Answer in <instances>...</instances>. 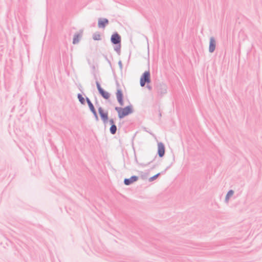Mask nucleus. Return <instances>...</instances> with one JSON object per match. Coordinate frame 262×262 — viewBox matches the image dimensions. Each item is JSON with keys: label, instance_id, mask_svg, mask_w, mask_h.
I'll return each mask as SVG.
<instances>
[{"label": "nucleus", "instance_id": "f257e3e1", "mask_svg": "<svg viewBox=\"0 0 262 262\" xmlns=\"http://www.w3.org/2000/svg\"><path fill=\"white\" fill-rule=\"evenodd\" d=\"M116 110L117 111L118 116L120 118H123L124 117L132 113L133 107L131 105L127 106L124 108L116 107Z\"/></svg>", "mask_w": 262, "mask_h": 262}, {"label": "nucleus", "instance_id": "f03ea898", "mask_svg": "<svg viewBox=\"0 0 262 262\" xmlns=\"http://www.w3.org/2000/svg\"><path fill=\"white\" fill-rule=\"evenodd\" d=\"M150 81V80L149 72H148V71L145 72L140 78L141 86H144L145 85L146 82L149 83Z\"/></svg>", "mask_w": 262, "mask_h": 262}, {"label": "nucleus", "instance_id": "7ed1b4c3", "mask_svg": "<svg viewBox=\"0 0 262 262\" xmlns=\"http://www.w3.org/2000/svg\"><path fill=\"white\" fill-rule=\"evenodd\" d=\"M96 85L97 89L100 93V94L102 95V96L106 99H107L110 98V94L108 92L105 91L104 90H103L100 84L98 82H96Z\"/></svg>", "mask_w": 262, "mask_h": 262}, {"label": "nucleus", "instance_id": "20e7f679", "mask_svg": "<svg viewBox=\"0 0 262 262\" xmlns=\"http://www.w3.org/2000/svg\"><path fill=\"white\" fill-rule=\"evenodd\" d=\"M111 39L112 42L114 44H120L121 36L117 33L112 35Z\"/></svg>", "mask_w": 262, "mask_h": 262}, {"label": "nucleus", "instance_id": "39448f33", "mask_svg": "<svg viewBox=\"0 0 262 262\" xmlns=\"http://www.w3.org/2000/svg\"><path fill=\"white\" fill-rule=\"evenodd\" d=\"M116 97L117 100L121 105H123V93L121 90H118L116 93Z\"/></svg>", "mask_w": 262, "mask_h": 262}, {"label": "nucleus", "instance_id": "423d86ee", "mask_svg": "<svg viewBox=\"0 0 262 262\" xmlns=\"http://www.w3.org/2000/svg\"><path fill=\"white\" fill-rule=\"evenodd\" d=\"M158 154L160 157H162L165 154V147L163 143L158 144Z\"/></svg>", "mask_w": 262, "mask_h": 262}, {"label": "nucleus", "instance_id": "0eeeda50", "mask_svg": "<svg viewBox=\"0 0 262 262\" xmlns=\"http://www.w3.org/2000/svg\"><path fill=\"white\" fill-rule=\"evenodd\" d=\"M98 111L102 119L104 122H105L108 119L107 113L104 112L101 107L99 108Z\"/></svg>", "mask_w": 262, "mask_h": 262}, {"label": "nucleus", "instance_id": "6e6552de", "mask_svg": "<svg viewBox=\"0 0 262 262\" xmlns=\"http://www.w3.org/2000/svg\"><path fill=\"white\" fill-rule=\"evenodd\" d=\"M138 180V178L136 176H133L129 179H126L124 180V184L126 185H128L131 183L136 182Z\"/></svg>", "mask_w": 262, "mask_h": 262}, {"label": "nucleus", "instance_id": "1a4fd4ad", "mask_svg": "<svg viewBox=\"0 0 262 262\" xmlns=\"http://www.w3.org/2000/svg\"><path fill=\"white\" fill-rule=\"evenodd\" d=\"M108 21L106 18L100 19L98 21V26L99 28H104L105 25H107Z\"/></svg>", "mask_w": 262, "mask_h": 262}, {"label": "nucleus", "instance_id": "9d476101", "mask_svg": "<svg viewBox=\"0 0 262 262\" xmlns=\"http://www.w3.org/2000/svg\"><path fill=\"white\" fill-rule=\"evenodd\" d=\"M215 48V41L213 38H211L210 40L209 51L212 52Z\"/></svg>", "mask_w": 262, "mask_h": 262}, {"label": "nucleus", "instance_id": "9b49d317", "mask_svg": "<svg viewBox=\"0 0 262 262\" xmlns=\"http://www.w3.org/2000/svg\"><path fill=\"white\" fill-rule=\"evenodd\" d=\"M110 121L112 124L114 123V121L113 120H111ZM116 130H117L116 126L114 124H112V125L110 127V131H111V133L112 134H115V133L116 132Z\"/></svg>", "mask_w": 262, "mask_h": 262}, {"label": "nucleus", "instance_id": "f8f14e48", "mask_svg": "<svg viewBox=\"0 0 262 262\" xmlns=\"http://www.w3.org/2000/svg\"><path fill=\"white\" fill-rule=\"evenodd\" d=\"M88 102L89 106L90 107V108L91 111L94 113V114L95 116H96V111L95 110L94 106H93L92 103L90 101V100H88Z\"/></svg>", "mask_w": 262, "mask_h": 262}, {"label": "nucleus", "instance_id": "ddd939ff", "mask_svg": "<svg viewBox=\"0 0 262 262\" xmlns=\"http://www.w3.org/2000/svg\"><path fill=\"white\" fill-rule=\"evenodd\" d=\"M233 194V191H232V190H230V191L228 192V193H227V195H226V201H228V200L229 199V198L230 197H231Z\"/></svg>", "mask_w": 262, "mask_h": 262}, {"label": "nucleus", "instance_id": "4468645a", "mask_svg": "<svg viewBox=\"0 0 262 262\" xmlns=\"http://www.w3.org/2000/svg\"><path fill=\"white\" fill-rule=\"evenodd\" d=\"M93 38L94 40H98L101 39V35L99 34H95Z\"/></svg>", "mask_w": 262, "mask_h": 262}, {"label": "nucleus", "instance_id": "2eb2a0df", "mask_svg": "<svg viewBox=\"0 0 262 262\" xmlns=\"http://www.w3.org/2000/svg\"><path fill=\"white\" fill-rule=\"evenodd\" d=\"M79 36L78 35H76L74 36L73 41L74 44H75L79 41Z\"/></svg>", "mask_w": 262, "mask_h": 262}, {"label": "nucleus", "instance_id": "dca6fc26", "mask_svg": "<svg viewBox=\"0 0 262 262\" xmlns=\"http://www.w3.org/2000/svg\"><path fill=\"white\" fill-rule=\"evenodd\" d=\"M159 174H160V173H158V174L155 175L154 176L150 178H149V181H152L156 179L157 178V177L159 176Z\"/></svg>", "mask_w": 262, "mask_h": 262}, {"label": "nucleus", "instance_id": "f3484780", "mask_svg": "<svg viewBox=\"0 0 262 262\" xmlns=\"http://www.w3.org/2000/svg\"><path fill=\"white\" fill-rule=\"evenodd\" d=\"M78 98L79 99V101L81 102V103H83L84 101V98L82 97V96L80 95H78Z\"/></svg>", "mask_w": 262, "mask_h": 262}]
</instances>
